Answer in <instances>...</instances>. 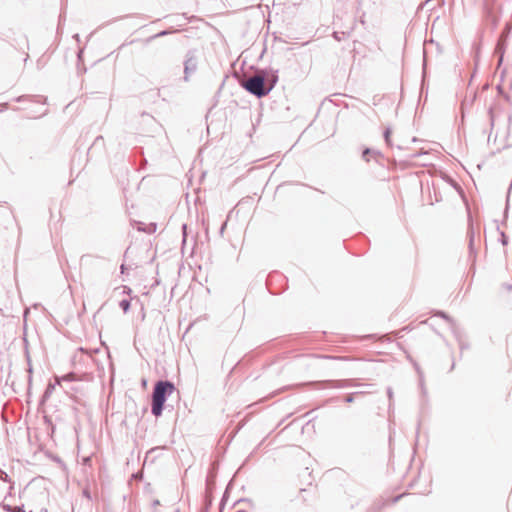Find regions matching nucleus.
<instances>
[{
    "mask_svg": "<svg viewBox=\"0 0 512 512\" xmlns=\"http://www.w3.org/2000/svg\"><path fill=\"white\" fill-rule=\"evenodd\" d=\"M175 387L168 381H159L156 383L152 397V413L157 417L161 415L166 395L171 394Z\"/></svg>",
    "mask_w": 512,
    "mask_h": 512,
    "instance_id": "obj_1",
    "label": "nucleus"
},
{
    "mask_svg": "<svg viewBox=\"0 0 512 512\" xmlns=\"http://www.w3.org/2000/svg\"><path fill=\"white\" fill-rule=\"evenodd\" d=\"M243 87L257 97H263L269 92V89H266L264 86V78L258 75L247 79L243 83Z\"/></svg>",
    "mask_w": 512,
    "mask_h": 512,
    "instance_id": "obj_2",
    "label": "nucleus"
},
{
    "mask_svg": "<svg viewBox=\"0 0 512 512\" xmlns=\"http://www.w3.org/2000/svg\"><path fill=\"white\" fill-rule=\"evenodd\" d=\"M120 307L124 312H127L130 307V300L129 299H123L120 301Z\"/></svg>",
    "mask_w": 512,
    "mask_h": 512,
    "instance_id": "obj_3",
    "label": "nucleus"
},
{
    "mask_svg": "<svg viewBox=\"0 0 512 512\" xmlns=\"http://www.w3.org/2000/svg\"><path fill=\"white\" fill-rule=\"evenodd\" d=\"M385 138H386L387 142H389V139H390V131H386V132H385Z\"/></svg>",
    "mask_w": 512,
    "mask_h": 512,
    "instance_id": "obj_4",
    "label": "nucleus"
},
{
    "mask_svg": "<svg viewBox=\"0 0 512 512\" xmlns=\"http://www.w3.org/2000/svg\"><path fill=\"white\" fill-rule=\"evenodd\" d=\"M123 292L129 294L130 293V289H127L126 287H123Z\"/></svg>",
    "mask_w": 512,
    "mask_h": 512,
    "instance_id": "obj_5",
    "label": "nucleus"
}]
</instances>
